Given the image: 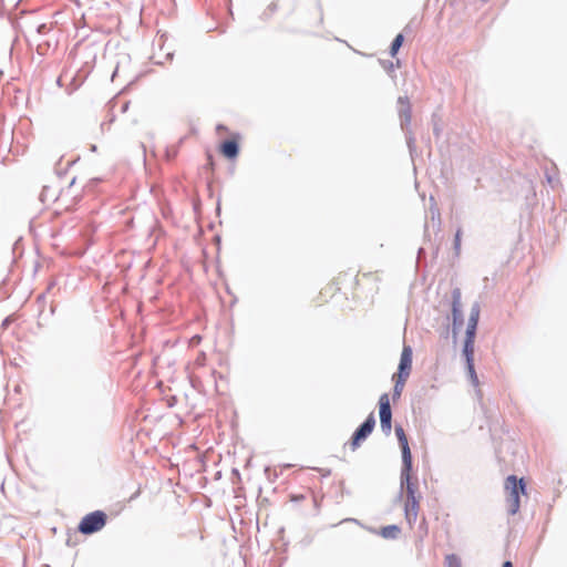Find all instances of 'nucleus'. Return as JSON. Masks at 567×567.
Wrapping results in <instances>:
<instances>
[{
    "mask_svg": "<svg viewBox=\"0 0 567 567\" xmlns=\"http://www.w3.org/2000/svg\"><path fill=\"white\" fill-rule=\"evenodd\" d=\"M40 198L44 205L52 207L56 214L69 210L73 206L71 187L60 190L56 185H47L43 187Z\"/></svg>",
    "mask_w": 567,
    "mask_h": 567,
    "instance_id": "obj_1",
    "label": "nucleus"
},
{
    "mask_svg": "<svg viewBox=\"0 0 567 567\" xmlns=\"http://www.w3.org/2000/svg\"><path fill=\"white\" fill-rule=\"evenodd\" d=\"M505 504L509 515H515L520 508V494H526V484L524 478H517L515 475H509L504 482Z\"/></svg>",
    "mask_w": 567,
    "mask_h": 567,
    "instance_id": "obj_2",
    "label": "nucleus"
},
{
    "mask_svg": "<svg viewBox=\"0 0 567 567\" xmlns=\"http://www.w3.org/2000/svg\"><path fill=\"white\" fill-rule=\"evenodd\" d=\"M107 515L102 511H95L85 515L79 526L78 530L84 535H90L100 532L106 524Z\"/></svg>",
    "mask_w": 567,
    "mask_h": 567,
    "instance_id": "obj_3",
    "label": "nucleus"
},
{
    "mask_svg": "<svg viewBox=\"0 0 567 567\" xmlns=\"http://www.w3.org/2000/svg\"><path fill=\"white\" fill-rule=\"evenodd\" d=\"M379 408L381 429L388 435L392 430V411L390 406V399L386 393L380 396Z\"/></svg>",
    "mask_w": 567,
    "mask_h": 567,
    "instance_id": "obj_4",
    "label": "nucleus"
},
{
    "mask_svg": "<svg viewBox=\"0 0 567 567\" xmlns=\"http://www.w3.org/2000/svg\"><path fill=\"white\" fill-rule=\"evenodd\" d=\"M374 425L375 420L373 414L371 413L363 422V424L353 433L350 441V447L352 451L357 450L360 446L361 442L364 441L372 433Z\"/></svg>",
    "mask_w": 567,
    "mask_h": 567,
    "instance_id": "obj_5",
    "label": "nucleus"
},
{
    "mask_svg": "<svg viewBox=\"0 0 567 567\" xmlns=\"http://www.w3.org/2000/svg\"><path fill=\"white\" fill-rule=\"evenodd\" d=\"M412 462H410L409 467L403 464V468L401 472V484L405 488V498H416L421 497L417 494V481L412 478Z\"/></svg>",
    "mask_w": 567,
    "mask_h": 567,
    "instance_id": "obj_6",
    "label": "nucleus"
},
{
    "mask_svg": "<svg viewBox=\"0 0 567 567\" xmlns=\"http://www.w3.org/2000/svg\"><path fill=\"white\" fill-rule=\"evenodd\" d=\"M240 135L238 133H234L231 135L230 140H227L223 142L219 146L220 154L228 158V159H235L238 156L239 153V141Z\"/></svg>",
    "mask_w": 567,
    "mask_h": 567,
    "instance_id": "obj_7",
    "label": "nucleus"
},
{
    "mask_svg": "<svg viewBox=\"0 0 567 567\" xmlns=\"http://www.w3.org/2000/svg\"><path fill=\"white\" fill-rule=\"evenodd\" d=\"M412 349L409 346H405L402 350L399 371L394 377H399L402 379H408L412 369Z\"/></svg>",
    "mask_w": 567,
    "mask_h": 567,
    "instance_id": "obj_8",
    "label": "nucleus"
},
{
    "mask_svg": "<svg viewBox=\"0 0 567 567\" xmlns=\"http://www.w3.org/2000/svg\"><path fill=\"white\" fill-rule=\"evenodd\" d=\"M395 435L398 437L401 451H402V461L403 464L409 467L410 462H412V454L408 442V436L402 426H395Z\"/></svg>",
    "mask_w": 567,
    "mask_h": 567,
    "instance_id": "obj_9",
    "label": "nucleus"
},
{
    "mask_svg": "<svg viewBox=\"0 0 567 567\" xmlns=\"http://www.w3.org/2000/svg\"><path fill=\"white\" fill-rule=\"evenodd\" d=\"M420 498L421 497L405 498L404 516L411 528L414 525L420 512Z\"/></svg>",
    "mask_w": 567,
    "mask_h": 567,
    "instance_id": "obj_10",
    "label": "nucleus"
},
{
    "mask_svg": "<svg viewBox=\"0 0 567 567\" xmlns=\"http://www.w3.org/2000/svg\"><path fill=\"white\" fill-rule=\"evenodd\" d=\"M480 313H481L480 305L478 303H474L472 309H471V315H470L468 322H467L465 338H470L471 337V339H475L476 328H477V323H478V319H480Z\"/></svg>",
    "mask_w": 567,
    "mask_h": 567,
    "instance_id": "obj_11",
    "label": "nucleus"
},
{
    "mask_svg": "<svg viewBox=\"0 0 567 567\" xmlns=\"http://www.w3.org/2000/svg\"><path fill=\"white\" fill-rule=\"evenodd\" d=\"M401 528L398 525H388L381 527L377 534L385 539H395L399 537Z\"/></svg>",
    "mask_w": 567,
    "mask_h": 567,
    "instance_id": "obj_12",
    "label": "nucleus"
},
{
    "mask_svg": "<svg viewBox=\"0 0 567 567\" xmlns=\"http://www.w3.org/2000/svg\"><path fill=\"white\" fill-rule=\"evenodd\" d=\"M474 343H475V339H471V337L465 338L463 355L465 357L466 364L474 363V351H475Z\"/></svg>",
    "mask_w": 567,
    "mask_h": 567,
    "instance_id": "obj_13",
    "label": "nucleus"
},
{
    "mask_svg": "<svg viewBox=\"0 0 567 567\" xmlns=\"http://www.w3.org/2000/svg\"><path fill=\"white\" fill-rule=\"evenodd\" d=\"M460 307H461L460 293L457 292L454 296L453 308H452L454 324L462 323V320H463V315H462V311H461Z\"/></svg>",
    "mask_w": 567,
    "mask_h": 567,
    "instance_id": "obj_14",
    "label": "nucleus"
},
{
    "mask_svg": "<svg viewBox=\"0 0 567 567\" xmlns=\"http://www.w3.org/2000/svg\"><path fill=\"white\" fill-rule=\"evenodd\" d=\"M393 380L395 382L394 389H393V399H396V398L401 396V393L403 391V388H404L408 379H402V378L393 375Z\"/></svg>",
    "mask_w": 567,
    "mask_h": 567,
    "instance_id": "obj_15",
    "label": "nucleus"
},
{
    "mask_svg": "<svg viewBox=\"0 0 567 567\" xmlns=\"http://www.w3.org/2000/svg\"><path fill=\"white\" fill-rule=\"evenodd\" d=\"M403 40H404V38L401 33L394 38V40L391 44V55L392 56H394L398 53L399 49L401 48V45L403 43Z\"/></svg>",
    "mask_w": 567,
    "mask_h": 567,
    "instance_id": "obj_16",
    "label": "nucleus"
},
{
    "mask_svg": "<svg viewBox=\"0 0 567 567\" xmlns=\"http://www.w3.org/2000/svg\"><path fill=\"white\" fill-rule=\"evenodd\" d=\"M466 368H467V372H468V375H470V379H471L472 383L475 386H477L480 382H478L477 374L475 372L474 363H467Z\"/></svg>",
    "mask_w": 567,
    "mask_h": 567,
    "instance_id": "obj_17",
    "label": "nucleus"
},
{
    "mask_svg": "<svg viewBox=\"0 0 567 567\" xmlns=\"http://www.w3.org/2000/svg\"><path fill=\"white\" fill-rule=\"evenodd\" d=\"M447 567H461V561L457 556L449 555L445 558Z\"/></svg>",
    "mask_w": 567,
    "mask_h": 567,
    "instance_id": "obj_18",
    "label": "nucleus"
},
{
    "mask_svg": "<svg viewBox=\"0 0 567 567\" xmlns=\"http://www.w3.org/2000/svg\"><path fill=\"white\" fill-rule=\"evenodd\" d=\"M455 247L458 248L461 244V230L458 229L455 234Z\"/></svg>",
    "mask_w": 567,
    "mask_h": 567,
    "instance_id": "obj_19",
    "label": "nucleus"
},
{
    "mask_svg": "<svg viewBox=\"0 0 567 567\" xmlns=\"http://www.w3.org/2000/svg\"><path fill=\"white\" fill-rule=\"evenodd\" d=\"M332 290H334V289H333V285H330V286H328V287L324 289V291H323L322 293H327V292H330V291H332Z\"/></svg>",
    "mask_w": 567,
    "mask_h": 567,
    "instance_id": "obj_20",
    "label": "nucleus"
},
{
    "mask_svg": "<svg viewBox=\"0 0 567 567\" xmlns=\"http://www.w3.org/2000/svg\"><path fill=\"white\" fill-rule=\"evenodd\" d=\"M502 567H513L511 561H505Z\"/></svg>",
    "mask_w": 567,
    "mask_h": 567,
    "instance_id": "obj_21",
    "label": "nucleus"
},
{
    "mask_svg": "<svg viewBox=\"0 0 567 567\" xmlns=\"http://www.w3.org/2000/svg\"><path fill=\"white\" fill-rule=\"evenodd\" d=\"M217 131L220 132V131H226V127L224 125H218L217 126Z\"/></svg>",
    "mask_w": 567,
    "mask_h": 567,
    "instance_id": "obj_22",
    "label": "nucleus"
}]
</instances>
